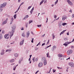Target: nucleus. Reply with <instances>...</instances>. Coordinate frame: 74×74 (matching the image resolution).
Returning <instances> with one entry per match:
<instances>
[{"label":"nucleus","instance_id":"48","mask_svg":"<svg viewBox=\"0 0 74 74\" xmlns=\"http://www.w3.org/2000/svg\"><path fill=\"white\" fill-rule=\"evenodd\" d=\"M40 42H39L38 44L36 46H38V45H40Z\"/></svg>","mask_w":74,"mask_h":74},{"label":"nucleus","instance_id":"43","mask_svg":"<svg viewBox=\"0 0 74 74\" xmlns=\"http://www.w3.org/2000/svg\"><path fill=\"white\" fill-rule=\"evenodd\" d=\"M53 47L54 48H56V46H53Z\"/></svg>","mask_w":74,"mask_h":74},{"label":"nucleus","instance_id":"18","mask_svg":"<svg viewBox=\"0 0 74 74\" xmlns=\"http://www.w3.org/2000/svg\"><path fill=\"white\" fill-rule=\"evenodd\" d=\"M47 61H44V66H45L47 64Z\"/></svg>","mask_w":74,"mask_h":74},{"label":"nucleus","instance_id":"27","mask_svg":"<svg viewBox=\"0 0 74 74\" xmlns=\"http://www.w3.org/2000/svg\"><path fill=\"white\" fill-rule=\"evenodd\" d=\"M32 22H33V21H32V20H30L29 21V24H30V23H32Z\"/></svg>","mask_w":74,"mask_h":74},{"label":"nucleus","instance_id":"12","mask_svg":"<svg viewBox=\"0 0 74 74\" xmlns=\"http://www.w3.org/2000/svg\"><path fill=\"white\" fill-rule=\"evenodd\" d=\"M65 43L68 45V44H70V43H71V42H70L67 41V42H65Z\"/></svg>","mask_w":74,"mask_h":74},{"label":"nucleus","instance_id":"13","mask_svg":"<svg viewBox=\"0 0 74 74\" xmlns=\"http://www.w3.org/2000/svg\"><path fill=\"white\" fill-rule=\"evenodd\" d=\"M62 54H59L58 55V56L60 58H62Z\"/></svg>","mask_w":74,"mask_h":74},{"label":"nucleus","instance_id":"45","mask_svg":"<svg viewBox=\"0 0 74 74\" xmlns=\"http://www.w3.org/2000/svg\"><path fill=\"white\" fill-rule=\"evenodd\" d=\"M23 2L22 3L21 5H20V6H21V5H23Z\"/></svg>","mask_w":74,"mask_h":74},{"label":"nucleus","instance_id":"23","mask_svg":"<svg viewBox=\"0 0 74 74\" xmlns=\"http://www.w3.org/2000/svg\"><path fill=\"white\" fill-rule=\"evenodd\" d=\"M10 51H11V49H10L6 50V52H10Z\"/></svg>","mask_w":74,"mask_h":74},{"label":"nucleus","instance_id":"52","mask_svg":"<svg viewBox=\"0 0 74 74\" xmlns=\"http://www.w3.org/2000/svg\"><path fill=\"white\" fill-rule=\"evenodd\" d=\"M11 20H12V22H13V21H14V18H11Z\"/></svg>","mask_w":74,"mask_h":74},{"label":"nucleus","instance_id":"9","mask_svg":"<svg viewBox=\"0 0 74 74\" xmlns=\"http://www.w3.org/2000/svg\"><path fill=\"white\" fill-rule=\"evenodd\" d=\"M46 59L45 58H43L42 59V62H45V61H46Z\"/></svg>","mask_w":74,"mask_h":74},{"label":"nucleus","instance_id":"58","mask_svg":"<svg viewBox=\"0 0 74 74\" xmlns=\"http://www.w3.org/2000/svg\"><path fill=\"white\" fill-rule=\"evenodd\" d=\"M39 71H37L35 73L36 74H37V73H38V72Z\"/></svg>","mask_w":74,"mask_h":74},{"label":"nucleus","instance_id":"1","mask_svg":"<svg viewBox=\"0 0 74 74\" xmlns=\"http://www.w3.org/2000/svg\"><path fill=\"white\" fill-rule=\"evenodd\" d=\"M15 28H16V26L15 25H14L12 28V32H10V38H11V37L14 35V31L15 30Z\"/></svg>","mask_w":74,"mask_h":74},{"label":"nucleus","instance_id":"59","mask_svg":"<svg viewBox=\"0 0 74 74\" xmlns=\"http://www.w3.org/2000/svg\"><path fill=\"white\" fill-rule=\"evenodd\" d=\"M32 55H30L29 56H30V58H31V57H32Z\"/></svg>","mask_w":74,"mask_h":74},{"label":"nucleus","instance_id":"26","mask_svg":"<svg viewBox=\"0 0 74 74\" xmlns=\"http://www.w3.org/2000/svg\"><path fill=\"white\" fill-rule=\"evenodd\" d=\"M30 34L29 33V32H28L27 34V37H29V36Z\"/></svg>","mask_w":74,"mask_h":74},{"label":"nucleus","instance_id":"21","mask_svg":"<svg viewBox=\"0 0 74 74\" xmlns=\"http://www.w3.org/2000/svg\"><path fill=\"white\" fill-rule=\"evenodd\" d=\"M8 36V34H6L4 36V37L5 38H7V36Z\"/></svg>","mask_w":74,"mask_h":74},{"label":"nucleus","instance_id":"33","mask_svg":"<svg viewBox=\"0 0 74 74\" xmlns=\"http://www.w3.org/2000/svg\"><path fill=\"white\" fill-rule=\"evenodd\" d=\"M53 35V39H54V38L55 37V36L53 35V34H52Z\"/></svg>","mask_w":74,"mask_h":74},{"label":"nucleus","instance_id":"38","mask_svg":"<svg viewBox=\"0 0 74 74\" xmlns=\"http://www.w3.org/2000/svg\"><path fill=\"white\" fill-rule=\"evenodd\" d=\"M2 38V36L1 35H0V39H1Z\"/></svg>","mask_w":74,"mask_h":74},{"label":"nucleus","instance_id":"36","mask_svg":"<svg viewBox=\"0 0 74 74\" xmlns=\"http://www.w3.org/2000/svg\"><path fill=\"white\" fill-rule=\"evenodd\" d=\"M54 18H55V19L56 18H57V16H56V15H54Z\"/></svg>","mask_w":74,"mask_h":74},{"label":"nucleus","instance_id":"30","mask_svg":"<svg viewBox=\"0 0 74 74\" xmlns=\"http://www.w3.org/2000/svg\"><path fill=\"white\" fill-rule=\"evenodd\" d=\"M67 25V23H62L63 26H64V25Z\"/></svg>","mask_w":74,"mask_h":74},{"label":"nucleus","instance_id":"61","mask_svg":"<svg viewBox=\"0 0 74 74\" xmlns=\"http://www.w3.org/2000/svg\"><path fill=\"white\" fill-rule=\"evenodd\" d=\"M23 29H24L23 27V28L21 29V30H23Z\"/></svg>","mask_w":74,"mask_h":74},{"label":"nucleus","instance_id":"56","mask_svg":"<svg viewBox=\"0 0 74 74\" xmlns=\"http://www.w3.org/2000/svg\"><path fill=\"white\" fill-rule=\"evenodd\" d=\"M21 61H19V64H21Z\"/></svg>","mask_w":74,"mask_h":74},{"label":"nucleus","instance_id":"20","mask_svg":"<svg viewBox=\"0 0 74 74\" xmlns=\"http://www.w3.org/2000/svg\"><path fill=\"white\" fill-rule=\"evenodd\" d=\"M44 1V0H42L41 2H40V5H41L42 3H43V2Z\"/></svg>","mask_w":74,"mask_h":74},{"label":"nucleus","instance_id":"64","mask_svg":"<svg viewBox=\"0 0 74 74\" xmlns=\"http://www.w3.org/2000/svg\"><path fill=\"white\" fill-rule=\"evenodd\" d=\"M74 25V23H72V25Z\"/></svg>","mask_w":74,"mask_h":74},{"label":"nucleus","instance_id":"22","mask_svg":"<svg viewBox=\"0 0 74 74\" xmlns=\"http://www.w3.org/2000/svg\"><path fill=\"white\" fill-rule=\"evenodd\" d=\"M59 26L60 28V27H62V24H61V23H59Z\"/></svg>","mask_w":74,"mask_h":74},{"label":"nucleus","instance_id":"3","mask_svg":"<svg viewBox=\"0 0 74 74\" xmlns=\"http://www.w3.org/2000/svg\"><path fill=\"white\" fill-rule=\"evenodd\" d=\"M73 53V50H70L68 51L67 52V55H70V54H71V53Z\"/></svg>","mask_w":74,"mask_h":74},{"label":"nucleus","instance_id":"7","mask_svg":"<svg viewBox=\"0 0 74 74\" xmlns=\"http://www.w3.org/2000/svg\"><path fill=\"white\" fill-rule=\"evenodd\" d=\"M24 42V40H22V41H21L20 42V45H23V44Z\"/></svg>","mask_w":74,"mask_h":74},{"label":"nucleus","instance_id":"37","mask_svg":"<svg viewBox=\"0 0 74 74\" xmlns=\"http://www.w3.org/2000/svg\"><path fill=\"white\" fill-rule=\"evenodd\" d=\"M57 68L58 69H62V68H60V67H57Z\"/></svg>","mask_w":74,"mask_h":74},{"label":"nucleus","instance_id":"41","mask_svg":"<svg viewBox=\"0 0 74 74\" xmlns=\"http://www.w3.org/2000/svg\"><path fill=\"white\" fill-rule=\"evenodd\" d=\"M45 43H43L42 44V46H43V45H45Z\"/></svg>","mask_w":74,"mask_h":74},{"label":"nucleus","instance_id":"6","mask_svg":"<svg viewBox=\"0 0 74 74\" xmlns=\"http://www.w3.org/2000/svg\"><path fill=\"white\" fill-rule=\"evenodd\" d=\"M38 66L39 67H41L42 66V62H40L38 64Z\"/></svg>","mask_w":74,"mask_h":74},{"label":"nucleus","instance_id":"62","mask_svg":"<svg viewBox=\"0 0 74 74\" xmlns=\"http://www.w3.org/2000/svg\"><path fill=\"white\" fill-rule=\"evenodd\" d=\"M16 69V67H15L14 68L13 70H15V69Z\"/></svg>","mask_w":74,"mask_h":74},{"label":"nucleus","instance_id":"19","mask_svg":"<svg viewBox=\"0 0 74 74\" xmlns=\"http://www.w3.org/2000/svg\"><path fill=\"white\" fill-rule=\"evenodd\" d=\"M29 17V15H27V16H26L25 17H24V18L23 19H26V18L25 19V18H28Z\"/></svg>","mask_w":74,"mask_h":74},{"label":"nucleus","instance_id":"53","mask_svg":"<svg viewBox=\"0 0 74 74\" xmlns=\"http://www.w3.org/2000/svg\"><path fill=\"white\" fill-rule=\"evenodd\" d=\"M21 0H18V3H20V2H21Z\"/></svg>","mask_w":74,"mask_h":74},{"label":"nucleus","instance_id":"4","mask_svg":"<svg viewBox=\"0 0 74 74\" xmlns=\"http://www.w3.org/2000/svg\"><path fill=\"white\" fill-rule=\"evenodd\" d=\"M69 65L71 67H74V64L73 62H70L69 63Z\"/></svg>","mask_w":74,"mask_h":74},{"label":"nucleus","instance_id":"55","mask_svg":"<svg viewBox=\"0 0 74 74\" xmlns=\"http://www.w3.org/2000/svg\"><path fill=\"white\" fill-rule=\"evenodd\" d=\"M45 34H44L43 35H42V37H44L45 36Z\"/></svg>","mask_w":74,"mask_h":74},{"label":"nucleus","instance_id":"42","mask_svg":"<svg viewBox=\"0 0 74 74\" xmlns=\"http://www.w3.org/2000/svg\"><path fill=\"white\" fill-rule=\"evenodd\" d=\"M72 18H74V14H72Z\"/></svg>","mask_w":74,"mask_h":74},{"label":"nucleus","instance_id":"28","mask_svg":"<svg viewBox=\"0 0 74 74\" xmlns=\"http://www.w3.org/2000/svg\"><path fill=\"white\" fill-rule=\"evenodd\" d=\"M22 36L23 37H25V34H24L23 33L22 34Z\"/></svg>","mask_w":74,"mask_h":74},{"label":"nucleus","instance_id":"54","mask_svg":"<svg viewBox=\"0 0 74 74\" xmlns=\"http://www.w3.org/2000/svg\"><path fill=\"white\" fill-rule=\"evenodd\" d=\"M70 57H69L68 58H67L66 59L67 60H68V59H69V60H70Z\"/></svg>","mask_w":74,"mask_h":74},{"label":"nucleus","instance_id":"15","mask_svg":"<svg viewBox=\"0 0 74 74\" xmlns=\"http://www.w3.org/2000/svg\"><path fill=\"white\" fill-rule=\"evenodd\" d=\"M14 56L15 57H18V54L17 53H15L14 54Z\"/></svg>","mask_w":74,"mask_h":74},{"label":"nucleus","instance_id":"17","mask_svg":"<svg viewBox=\"0 0 74 74\" xmlns=\"http://www.w3.org/2000/svg\"><path fill=\"white\" fill-rule=\"evenodd\" d=\"M6 23H7V21L5 20L4 22H3V23L2 25H4V24H5Z\"/></svg>","mask_w":74,"mask_h":74},{"label":"nucleus","instance_id":"46","mask_svg":"<svg viewBox=\"0 0 74 74\" xmlns=\"http://www.w3.org/2000/svg\"><path fill=\"white\" fill-rule=\"evenodd\" d=\"M49 40H48V42H47V44H49Z\"/></svg>","mask_w":74,"mask_h":74},{"label":"nucleus","instance_id":"11","mask_svg":"<svg viewBox=\"0 0 74 74\" xmlns=\"http://www.w3.org/2000/svg\"><path fill=\"white\" fill-rule=\"evenodd\" d=\"M34 10V7H33L30 12L31 14H32V12H33Z\"/></svg>","mask_w":74,"mask_h":74},{"label":"nucleus","instance_id":"8","mask_svg":"<svg viewBox=\"0 0 74 74\" xmlns=\"http://www.w3.org/2000/svg\"><path fill=\"white\" fill-rule=\"evenodd\" d=\"M66 19H67V17H65V16H63L62 17V21H64Z\"/></svg>","mask_w":74,"mask_h":74},{"label":"nucleus","instance_id":"31","mask_svg":"<svg viewBox=\"0 0 74 74\" xmlns=\"http://www.w3.org/2000/svg\"><path fill=\"white\" fill-rule=\"evenodd\" d=\"M63 45H65L66 47V46H67L68 45H67V44L65 43H64V44H63Z\"/></svg>","mask_w":74,"mask_h":74},{"label":"nucleus","instance_id":"2","mask_svg":"<svg viewBox=\"0 0 74 74\" xmlns=\"http://www.w3.org/2000/svg\"><path fill=\"white\" fill-rule=\"evenodd\" d=\"M6 4L7 3H4L2 5H0V10H1V11H2V10H3V8L5 7Z\"/></svg>","mask_w":74,"mask_h":74},{"label":"nucleus","instance_id":"51","mask_svg":"<svg viewBox=\"0 0 74 74\" xmlns=\"http://www.w3.org/2000/svg\"><path fill=\"white\" fill-rule=\"evenodd\" d=\"M2 33H4V31H2Z\"/></svg>","mask_w":74,"mask_h":74},{"label":"nucleus","instance_id":"49","mask_svg":"<svg viewBox=\"0 0 74 74\" xmlns=\"http://www.w3.org/2000/svg\"><path fill=\"white\" fill-rule=\"evenodd\" d=\"M31 7H32V6H29L28 8V9H30V8H31Z\"/></svg>","mask_w":74,"mask_h":74},{"label":"nucleus","instance_id":"29","mask_svg":"<svg viewBox=\"0 0 74 74\" xmlns=\"http://www.w3.org/2000/svg\"><path fill=\"white\" fill-rule=\"evenodd\" d=\"M14 19H15V18H16V14H15L14 16Z\"/></svg>","mask_w":74,"mask_h":74},{"label":"nucleus","instance_id":"32","mask_svg":"<svg viewBox=\"0 0 74 74\" xmlns=\"http://www.w3.org/2000/svg\"><path fill=\"white\" fill-rule=\"evenodd\" d=\"M37 26L38 27H40L41 26V25H38Z\"/></svg>","mask_w":74,"mask_h":74},{"label":"nucleus","instance_id":"25","mask_svg":"<svg viewBox=\"0 0 74 74\" xmlns=\"http://www.w3.org/2000/svg\"><path fill=\"white\" fill-rule=\"evenodd\" d=\"M58 0H57L55 3V5H56L58 3Z\"/></svg>","mask_w":74,"mask_h":74},{"label":"nucleus","instance_id":"24","mask_svg":"<svg viewBox=\"0 0 74 74\" xmlns=\"http://www.w3.org/2000/svg\"><path fill=\"white\" fill-rule=\"evenodd\" d=\"M47 57H48V58H49V52H48L47 54Z\"/></svg>","mask_w":74,"mask_h":74},{"label":"nucleus","instance_id":"34","mask_svg":"<svg viewBox=\"0 0 74 74\" xmlns=\"http://www.w3.org/2000/svg\"><path fill=\"white\" fill-rule=\"evenodd\" d=\"M64 40L65 41H67V40H68L67 39V38H64Z\"/></svg>","mask_w":74,"mask_h":74},{"label":"nucleus","instance_id":"5","mask_svg":"<svg viewBox=\"0 0 74 74\" xmlns=\"http://www.w3.org/2000/svg\"><path fill=\"white\" fill-rule=\"evenodd\" d=\"M67 2L68 3V4L70 5H73V3L70 0H67Z\"/></svg>","mask_w":74,"mask_h":74},{"label":"nucleus","instance_id":"16","mask_svg":"<svg viewBox=\"0 0 74 74\" xmlns=\"http://www.w3.org/2000/svg\"><path fill=\"white\" fill-rule=\"evenodd\" d=\"M2 51L3 53H1V55H4V50H2Z\"/></svg>","mask_w":74,"mask_h":74},{"label":"nucleus","instance_id":"60","mask_svg":"<svg viewBox=\"0 0 74 74\" xmlns=\"http://www.w3.org/2000/svg\"><path fill=\"white\" fill-rule=\"evenodd\" d=\"M67 34L68 36H69V32L67 33Z\"/></svg>","mask_w":74,"mask_h":74},{"label":"nucleus","instance_id":"57","mask_svg":"<svg viewBox=\"0 0 74 74\" xmlns=\"http://www.w3.org/2000/svg\"><path fill=\"white\" fill-rule=\"evenodd\" d=\"M48 18H47V21H46V23H47V22H48Z\"/></svg>","mask_w":74,"mask_h":74},{"label":"nucleus","instance_id":"14","mask_svg":"<svg viewBox=\"0 0 74 74\" xmlns=\"http://www.w3.org/2000/svg\"><path fill=\"white\" fill-rule=\"evenodd\" d=\"M14 62V59H12L10 60V63H12V62Z\"/></svg>","mask_w":74,"mask_h":74},{"label":"nucleus","instance_id":"47","mask_svg":"<svg viewBox=\"0 0 74 74\" xmlns=\"http://www.w3.org/2000/svg\"><path fill=\"white\" fill-rule=\"evenodd\" d=\"M20 7H21V6L20 5L18 8V10H19V9H20Z\"/></svg>","mask_w":74,"mask_h":74},{"label":"nucleus","instance_id":"63","mask_svg":"<svg viewBox=\"0 0 74 74\" xmlns=\"http://www.w3.org/2000/svg\"><path fill=\"white\" fill-rule=\"evenodd\" d=\"M56 71V70H53V73H55Z\"/></svg>","mask_w":74,"mask_h":74},{"label":"nucleus","instance_id":"35","mask_svg":"<svg viewBox=\"0 0 74 74\" xmlns=\"http://www.w3.org/2000/svg\"><path fill=\"white\" fill-rule=\"evenodd\" d=\"M33 41H34V38H32V40L31 41L32 42V43H33Z\"/></svg>","mask_w":74,"mask_h":74},{"label":"nucleus","instance_id":"10","mask_svg":"<svg viewBox=\"0 0 74 74\" xmlns=\"http://www.w3.org/2000/svg\"><path fill=\"white\" fill-rule=\"evenodd\" d=\"M66 31V30H63L62 32L60 33V36H61V34H63Z\"/></svg>","mask_w":74,"mask_h":74},{"label":"nucleus","instance_id":"40","mask_svg":"<svg viewBox=\"0 0 74 74\" xmlns=\"http://www.w3.org/2000/svg\"><path fill=\"white\" fill-rule=\"evenodd\" d=\"M51 45H50L49 46L47 47L46 48H45V49H47V48L49 47H51Z\"/></svg>","mask_w":74,"mask_h":74},{"label":"nucleus","instance_id":"50","mask_svg":"<svg viewBox=\"0 0 74 74\" xmlns=\"http://www.w3.org/2000/svg\"><path fill=\"white\" fill-rule=\"evenodd\" d=\"M69 12H72V10H71L69 11Z\"/></svg>","mask_w":74,"mask_h":74},{"label":"nucleus","instance_id":"44","mask_svg":"<svg viewBox=\"0 0 74 74\" xmlns=\"http://www.w3.org/2000/svg\"><path fill=\"white\" fill-rule=\"evenodd\" d=\"M32 60H33V62H34V57L32 59Z\"/></svg>","mask_w":74,"mask_h":74},{"label":"nucleus","instance_id":"39","mask_svg":"<svg viewBox=\"0 0 74 74\" xmlns=\"http://www.w3.org/2000/svg\"><path fill=\"white\" fill-rule=\"evenodd\" d=\"M35 60L36 62H37V61L38 60V58H36Z\"/></svg>","mask_w":74,"mask_h":74}]
</instances>
